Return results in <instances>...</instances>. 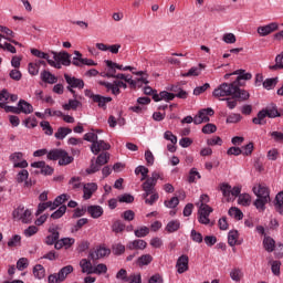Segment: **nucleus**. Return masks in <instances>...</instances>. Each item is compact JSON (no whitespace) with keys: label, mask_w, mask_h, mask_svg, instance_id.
Returning a JSON list of instances; mask_svg holds the SVG:
<instances>
[{"label":"nucleus","mask_w":283,"mask_h":283,"mask_svg":"<svg viewBox=\"0 0 283 283\" xmlns=\"http://www.w3.org/2000/svg\"><path fill=\"white\" fill-rule=\"evenodd\" d=\"M228 213L231 218H234V220H242V218H244V213H242V210L235 207H231Z\"/></svg>","instance_id":"c9c22d12"},{"label":"nucleus","mask_w":283,"mask_h":283,"mask_svg":"<svg viewBox=\"0 0 283 283\" xmlns=\"http://www.w3.org/2000/svg\"><path fill=\"white\" fill-rule=\"evenodd\" d=\"M190 238L193 242H197V244H202V240H205L202 238V233L196 231V230H191L190 232Z\"/></svg>","instance_id":"8fccbe9b"},{"label":"nucleus","mask_w":283,"mask_h":283,"mask_svg":"<svg viewBox=\"0 0 283 283\" xmlns=\"http://www.w3.org/2000/svg\"><path fill=\"white\" fill-rule=\"evenodd\" d=\"M221 101H226L227 102V107H229V109H235V107H238V102L239 103H244L245 101L242 99H238V97L232 96L231 97H227V98H221Z\"/></svg>","instance_id":"473e14b6"},{"label":"nucleus","mask_w":283,"mask_h":283,"mask_svg":"<svg viewBox=\"0 0 283 283\" xmlns=\"http://www.w3.org/2000/svg\"><path fill=\"white\" fill-rule=\"evenodd\" d=\"M118 201L126 202L127 205H132V202H134V196H132L130 193H124L118 197Z\"/></svg>","instance_id":"e2e57ef3"},{"label":"nucleus","mask_w":283,"mask_h":283,"mask_svg":"<svg viewBox=\"0 0 283 283\" xmlns=\"http://www.w3.org/2000/svg\"><path fill=\"white\" fill-rule=\"evenodd\" d=\"M97 190H98V185H96L95 182L85 184L83 186L84 200H90V198H92V196H94L95 191Z\"/></svg>","instance_id":"2eb2a0df"},{"label":"nucleus","mask_w":283,"mask_h":283,"mask_svg":"<svg viewBox=\"0 0 283 283\" xmlns=\"http://www.w3.org/2000/svg\"><path fill=\"white\" fill-rule=\"evenodd\" d=\"M81 180V177H72L69 181V185H71L72 189H81L83 185Z\"/></svg>","instance_id":"6e6d98bb"},{"label":"nucleus","mask_w":283,"mask_h":283,"mask_svg":"<svg viewBox=\"0 0 283 283\" xmlns=\"http://www.w3.org/2000/svg\"><path fill=\"white\" fill-rule=\"evenodd\" d=\"M80 266L82 269V273H87V275H92L94 271V266L92 265V259H82L80 261Z\"/></svg>","instance_id":"5701e85b"},{"label":"nucleus","mask_w":283,"mask_h":283,"mask_svg":"<svg viewBox=\"0 0 283 283\" xmlns=\"http://www.w3.org/2000/svg\"><path fill=\"white\" fill-rule=\"evenodd\" d=\"M29 176H30V172H28V170H25V169H22L17 175V182H19V184L25 182V180H28Z\"/></svg>","instance_id":"5fc2aeb1"},{"label":"nucleus","mask_w":283,"mask_h":283,"mask_svg":"<svg viewBox=\"0 0 283 283\" xmlns=\"http://www.w3.org/2000/svg\"><path fill=\"white\" fill-rule=\"evenodd\" d=\"M216 112L213 108H202L198 112V114L193 117L195 125H202V123H209L211 118L209 116H213Z\"/></svg>","instance_id":"0eeeda50"},{"label":"nucleus","mask_w":283,"mask_h":283,"mask_svg":"<svg viewBox=\"0 0 283 283\" xmlns=\"http://www.w3.org/2000/svg\"><path fill=\"white\" fill-rule=\"evenodd\" d=\"M93 273H95L96 275L107 273V265H105L104 263L97 264L95 268H93Z\"/></svg>","instance_id":"052dcab7"},{"label":"nucleus","mask_w":283,"mask_h":283,"mask_svg":"<svg viewBox=\"0 0 283 283\" xmlns=\"http://www.w3.org/2000/svg\"><path fill=\"white\" fill-rule=\"evenodd\" d=\"M176 269L179 274L189 271V256H187V254H182L181 256L178 258Z\"/></svg>","instance_id":"ddd939ff"},{"label":"nucleus","mask_w":283,"mask_h":283,"mask_svg":"<svg viewBox=\"0 0 283 283\" xmlns=\"http://www.w3.org/2000/svg\"><path fill=\"white\" fill-rule=\"evenodd\" d=\"M180 229V221L179 220H172L169 221L166 226V231L168 233H176Z\"/></svg>","instance_id":"72a5a7b5"},{"label":"nucleus","mask_w":283,"mask_h":283,"mask_svg":"<svg viewBox=\"0 0 283 283\" xmlns=\"http://www.w3.org/2000/svg\"><path fill=\"white\" fill-rule=\"evenodd\" d=\"M34 112V106L25 99H20L18 102V114H32Z\"/></svg>","instance_id":"f3484780"},{"label":"nucleus","mask_w":283,"mask_h":283,"mask_svg":"<svg viewBox=\"0 0 283 283\" xmlns=\"http://www.w3.org/2000/svg\"><path fill=\"white\" fill-rule=\"evenodd\" d=\"M82 105L83 104L80 101H77V99H69V103L62 105V107L66 112H70V109H73L75 112V109H78V107H81Z\"/></svg>","instance_id":"7c9ffc66"},{"label":"nucleus","mask_w":283,"mask_h":283,"mask_svg":"<svg viewBox=\"0 0 283 283\" xmlns=\"http://www.w3.org/2000/svg\"><path fill=\"white\" fill-rule=\"evenodd\" d=\"M263 247L268 253H273L275 251V240L271 237H264Z\"/></svg>","instance_id":"bb28decb"},{"label":"nucleus","mask_w":283,"mask_h":283,"mask_svg":"<svg viewBox=\"0 0 283 283\" xmlns=\"http://www.w3.org/2000/svg\"><path fill=\"white\" fill-rule=\"evenodd\" d=\"M222 41H223L224 43H228V44H233V43H235V41H237L235 34H233V33H226V34H223V36H222Z\"/></svg>","instance_id":"69168bd1"},{"label":"nucleus","mask_w":283,"mask_h":283,"mask_svg":"<svg viewBox=\"0 0 283 283\" xmlns=\"http://www.w3.org/2000/svg\"><path fill=\"white\" fill-rule=\"evenodd\" d=\"M280 25L276 22H272L270 24L259 27L256 32L260 34V36H269V34L276 32L279 30Z\"/></svg>","instance_id":"f8f14e48"},{"label":"nucleus","mask_w":283,"mask_h":283,"mask_svg":"<svg viewBox=\"0 0 283 283\" xmlns=\"http://www.w3.org/2000/svg\"><path fill=\"white\" fill-rule=\"evenodd\" d=\"M73 272H74V266L72 265H66L62 268L57 273L59 280H61V282H65V279L67 277V275H70V273H73Z\"/></svg>","instance_id":"cd10ccee"},{"label":"nucleus","mask_w":283,"mask_h":283,"mask_svg":"<svg viewBox=\"0 0 283 283\" xmlns=\"http://www.w3.org/2000/svg\"><path fill=\"white\" fill-rule=\"evenodd\" d=\"M31 167L34 169H41L40 174L43 176H52V174H54V168L48 166L45 161H34L31 164Z\"/></svg>","instance_id":"4468645a"},{"label":"nucleus","mask_w":283,"mask_h":283,"mask_svg":"<svg viewBox=\"0 0 283 283\" xmlns=\"http://www.w3.org/2000/svg\"><path fill=\"white\" fill-rule=\"evenodd\" d=\"M207 65L199 63L197 66H192L188 72L181 73V76L191 77V76H200L202 74V70H205Z\"/></svg>","instance_id":"6ab92c4d"},{"label":"nucleus","mask_w":283,"mask_h":283,"mask_svg":"<svg viewBox=\"0 0 283 283\" xmlns=\"http://www.w3.org/2000/svg\"><path fill=\"white\" fill-rule=\"evenodd\" d=\"M53 202L55 203V207H56V209H57V207H61V205H64V202H67V195L62 193V195L57 196V197L54 199Z\"/></svg>","instance_id":"680f3d73"},{"label":"nucleus","mask_w":283,"mask_h":283,"mask_svg":"<svg viewBox=\"0 0 283 283\" xmlns=\"http://www.w3.org/2000/svg\"><path fill=\"white\" fill-rule=\"evenodd\" d=\"M211 213H213V208L207 203H201L198 210V220L200 224H209V222H211V220H209Z\"/></svg>","instance_id":"423d86ee"},{"label":"nucleus","mask_w":283,"mask_h":283,"mask_svg":"<svg viewBox=\"0 0 283 283\" xmlns=\"http://www.w3.org/2000/svg\"><path fill=\"white\" fill-rule=\"evenodd\" d=\"M113 253L114 255H123V253H125V245L122 243L113 245Z\"/></svg>","instance_id":"338daca9"},{"label":"nucleus","mask_w":283,"mask_h":283,"mask_svg":"<svg viewBox=\"0 0 283 283\" xmlns=\"http://www.w3.org/2000/svg\"><path fill=\"white\" fill-rule=\"evenodd\" d=\"M8 247L12 249V247H21V235L14 234L9 241Z\"/></svg>","instance_id":"c03bdc74"},{"label":"nucleus","mask_w":283,"mask_h":283,"mask_svg":"<svg viewBox=\"0 0 283 283\" xmlns=\"http://www.w3.org/2000/svg\"><path fill=\"white\" fill-rule=\"evenodd\" d=\"M107 163H109V153L103 151L97 156V158L93 157L91 159V165L86 169V174L92 175V174H96L97 171H101V167H103L104 165H107Z\"/></svg>","instance_id":"7ed1b4c3"},{"label":"nucleus","mask_w":283,"mask_h":283,"mask_svg":"<svg viewBox=\"0 0 283 283\" xmlns=\"http://www.w3.org/2000/svg\"><path fill=\"white\" fill-rule=\"evenodd\" d=\"M269 70H272L274 72L277 71V70H283V55H281V53L279 55H276L275 64L270 65Z\"/></svg>","instance_id":"ea45409f"},{"label":"nucleus","mask_w":283,"mask_h":283,"mask_svg":"<svg viewBox=\"0 0 283 283\" xmlns=\"http://www.w3.org/2000/svg\"><path fill=\"white\" fill-rule=\"evenodd\" d=\"M232 74H234L237 78L231 83H221L217 88H214V91L212 92V96H214V98L233 96L239 101H249V98H251V94L249 93V91L240 87L244 85L242 81H251V78H253V75H251V73H247L242 69L232 72Z\"/></svg>","instance_id":"f257e3e1"},{"label":"nucleus","mask_w":283,"mask_h":283,"mask_svg":"<svg viewBox=\"0 0 283 283\" xmlns=\"http://www.w3.org/2000/svg\"><path fill=\"white\" fill-rule=\"evenodd\" d=\"M87 213L91 214V218H93L94 220L101 218V216H103L104 210L103 207L101 206H88L86 208Z\"/></svg>","instance_id":"4be33fe9"},{"label":"nucleus","mask_w":283,"mask_h":283,"mask_svg":"<svg viewBox=\"0 0 283 283\" xmlns=\"http://www.w3.org/2000/svg\"><path fill=\"white\" fill-rule=\"evenodd\" d=\"M33 275L38 280H43V277H45V268H43V265H41V264H36L33 268Z\"/></svg>","instance_id":"f704fd0d"},{"label":"nucleus","mask_w":283,"mask_h":283,"mask_svg":"<svg viewBox=\"0 0 283 283\" xmlns=\"http://www.w3.org/2000/svg\"><path fill=\"white\" fill-rule=\"evenodd\" d=\"M209 87H211V84H209V83H205L202 86H197L193 90V95L195 96H200V94H205V91L209 90Z\"/></svg>","instance_id":"13d9d810"},{"label":"nucleus","mask_w":283,"mask_h":283,"mask_svg":"<svg viewBox=\"0 0 283 283\" xmlns=\"http://www.w3.org/2000/svg\"><path fill=\"white\" fill-rule=\"evenodd\" d=\"M238 203L243 207H249L251 205V196L249 193H243L239 196Z\"/></svg>","instance_id":"37998d69"},{"label":"nucleus","mask_w":283,"mask_h":283,"mask_svg":"<svg viewBox=\"0 0 283 283\" xmlns=\"http://www.w3.org/2000/svg\"><path fill=\"white\" fill-rule=\"evenodd\" d=\"M135 235H136V238H145V237L149 235V228L142 227L140 229L135 230Z\"/></svg>","instance_id":"0e129e2a"},{"label":"nucleus","mask_w":283,"mask_h":283,"mask_svg":"<svg viewBox=\"0 0 283 283\" xmlns=\"http://www.w3.org/2000/svg\"><path fill=\"white\" fill-rule=\"evenodd\" d=\"M52 54H53L54 61H60L62 65L66 67L72 65V60H70L72 59V55L70 53L65 51H62L60 53L53 51Z\"/></svg>","instance_id":"9b49d317"},{"label":"nucleus","mask_w":283,"mask_h":283,"mask_svg":"<svg viewBox=\"0 0 283 283\" xmlns=\"http://www.w3.org/2000/svg\"><path fill=\"white\" fill-rule=\"evenodd\" d=\"M64 78L67 83L66 90L73 94V98H76V91L74 90H83L85 87V82L78 77H74L67 73L64 74Z\"/></svg>","instance_id":"20e7f679"},{"label":"nucleus","mask_w":283,"mask_h":283,"mask_svg":"<svg viewBox=\"0 0 283 283\" xmlns=\"http://www.w3.org/2000/svg\"><path fill=\"white\" fill-rule=\"evenodd\" d=\"M105 64L109 67V74H116V70H123V65L112 62V60H105Z\"/></svg>","instance_id":"4c0bfd02"},{"label":"nucleus","mask_w":283,"mask_h":283,"mask_svg":"<svg viewBox=\"0 0 283 283\" xmlns=\"http://www.w3.org/2000/svg\"><path fill=\"white\" fill-rule=\"evenodd\" d=\"M240 120H242V115H240L238 113H233L227 117L226 123H228V124L240 123Z\"/></svg>","instance_id":"4d7b16f0"},{"label":"nucleus","mask_w":283,"mask_h":283,"mask_svg":"<svg viewBox=\"0 0 283 283\" xmlns=\"http://www.w3.org/2000/svg\"><path fill=\"white\" fill-rule=\"evenodd\" d=\"M65 156V150L63 149H52L48 153L46 158L49 160H61V157Z\"/></svg>","instance_id":"a878e982"},{"label":"nucleus","mask_w":283,"mask_h":283,"mask_svg":"<svg viewBox=\"0 0 283 283\" xmlns=\"http://www.w3.org/2000/svg\"><path fill=\"white\" fill-rule=\"evenodd\" d=\"M61 231V227L59 226H51L49 228V235H46L44 242L45 244H48V247H52L57 240L59 238H61V233L59 232Z\"/></svg>","instance_id":"6e6552de"},{"label":"nucleus","mask_w":283,"mask_h":283,"mask_svg":"<svg viewBox=\"0 0 283 283\" xmlns=\"http://www.w3.org/2000/svg\"><path fill=\"white\" fill-rule=\"evenodd\" d=\"M230 277L231 280H233V282H240V280H242V270L238 269H233L230 272Z\"/></svg>","instance_id":"09e8293b"},{"label":"nucleus","mask_w":283,"mask_h":283,"mask_svg":"<svg viewBox=\"0 0 283 283\" xmlns=\"http://www.w3.org/2000/svg\"><path fill=\"white\" fill-rule=\"evenodd\" d=\"M125 229H126L125 223H123V221L120 220H115L112 224L113 233H123Z\"/></svg>","instance_id":"e433bc0d"},{"label":"nucleus","mask_w":283,"mask_h":283,"mask_svg":"<svg viewBox=\"0 0 283 283\" xmlns=\"http://www.w3.org/2000/svg\"><path fill=\"white\" fill-rule=\"evenodd\" d=\"M238 230H231L228 234V244L235 247L238 244Z\"/></svg>","instance_id":"58836bf2"},{"label":"nucleus","mask_w":283,"mask_h":283,"mask_svg":"<svg viewBox=\"0 0 283 283\" xmlns=\"http://www.w3.org/2000/svg\"><path fill=\"white\" fill-rule=\"evenodd\" d=\"M253 193L256 196V198L271 200L269 188L264 186H258L253 188Z\"/></svg>","instance_id":"aec40b11"},{"label":"nucleus","mask_w":283,"mask_h":283,"mask_svg":"<svg viewBox=\"0 0 283 283\" xmlns=\"http://www.w3.org/2000/svg\"><path fill=\"white\" fill-rule=\"evenodd\" d=\"M266 116L268 118H280V116L282 115L277 111V105L275 104L268 105L265 108H263L258 113L256 117L252 119V123L254 125H266V119H265Z\"/></svg>","instance_id":"f03ea898"},{"label":"nucleus","mask_w":283,"mask_h":283,"mask_svg":"<svg viewBox=\"0 0 283 283\" xmlns=\"http://www.w3.org/2000/svg\"><path fill=\"white\" fill-rule=\"evenodd\" d=\"M66 211H67V206H65V205L60 206L59 209L55 210L51 214L52 220H59V219L63 218V216H65Z\"/></svg>","instance_id":"2f4dec72"},{"label":"nucleus","mask_w":283,"mask_h":283,"mask_svg":"<svg viewBox=\"0 0 283 283\" xmlns=\"http://www.w3.org/2000/svg\"><path fill=\"white\" fill-rule=\"evenodd\" d=\"M74 163V157L70 156L67 151H65V155L60 157L59 165L61 167H65L66 165H72Z\"/></svg>","instance_id":"a19ab883"},{"label":"nucleus","mask_w":283,"mask_h":283,"mask_svg":"<svg viewBox=\"0 0 283 283\" xmlns=\"http://www.w3.org/2000/svg\"><path fill=\"white\" fill-rule=\"evenodd\" d=\"M69 134H72V128L59 127L57 132L54 134V137L57 140H63L65 138V136H67Z\"/></svg>","instance_id":"c756f323"},{"label":"nucleus","mask_w":283,"mask_h":283,"mask_svg":"<svg viewBox=\"0 0 283 283\" xmlns=\"http://www.w3.org/2000/svg\"><path fill=\"white\" fill-rule=\"evenodd\" d=\"M41 80L43 83H49V85H54V83H57L59 77L51 74L50 71H43L41 73Z\"/></svg>","instance_id":"b1692460"},{"label":"nucleus","mask_w":283,"mask_h":283,"mask_svg":"<svg viewBox=\"0 0 283 283\" xmlns=\"http://www.w3.org/2000/svg\"><path fill=\"white\" fill-rule=\"evenodd\" d=\"M31 54H33V56H36L38 59H44L45 61L50 60V54L42 52L38 49H31Z\"/></svg>","instance_id":"3c124183"},{"label":"nucleus","mask_w":283,"mask_h":283,"mask_svg":"<svg viewBox=\"0 0 283 283\" xmlns=\"http://www.w3.org/2000/svg\"><path fill=\"white\" fill-rule=\"evenodd\" d=\"M108 149H112V146L103 139H97L94 144L91 145V151L95 156H98L101 151H108Z\"/></svg>","instance_id":"9d476101"},{"label":"nucleus","mask_w":283,"mask_h":283,"mask_svg":"<svg viewBox=\"0 0 283 283\" xmlns=\"http://www.w3.org/2000/svg\"><path fill=\"white\" fill-rule=\"evenodd\" d=\"M151 262H154V256H151V254H143L137 259L136 264H138V266H148Z\"/></svg>","instance_id":"c85d7f7f"},{"label":"nucleus","mask_w":283,"mask_h":283,"mask_svg":"<svg viewBox=\"0 0 283 283\" xmlns=\"http://www.w3.org/2000/svg\"><path fill=\"white\" fill-rule=\"evenodd\" d=\"M93 102L97 103L98 107H101L102 109H107V103H112V97H105L96 94Z\"/></svg>","instance_id":"393cba45"},{"label":"nucleus","mask_w":283,"mask_h":283,"mask_svg":"<svg viewBox=\"0 0 283 283\" xmlns=\"http://www.w3.org/2000/svg\"><path fill=\"white\" fill-rule=\"evenodd\" d=\"M275 209L277 212L283 214V191L279 192L275 197Z\"/></svg>","instance_id":"79ce46f5"},{"label":"nucleus","mask_w":283,"mask_h":283,"mask_svg":"<svg viewBox=\"0 0 283 283\" xmlns=\"http://www.w3.org/2000/svg\"><path fill=\"white\" fill-rule=\"evenodd\" d=\"M87 222H88L87 218H82V219L77 220L76 224H74L72 228V233H74L76 231H81V229H83V227H85V224H87Z\"/></svg>","instance_id":"49530a36"},{"label":"nucleus","mask_w":283,"mask_h":283,"mask_svg":"<svg viewBox=\"0 0 283 283\" xmlns=\"http://www.w3.org/2000/svg\"><path fill=\"white\" fill-rule=\"evenodd\" d=\"M136 76H140L135 78V84L133 85V90H136V87H143V85H149V80L147 73L139 71L135 73Z\"/></svg>","instance_id":"a211bd4d"},{"label":"nucleus","mask_w":283,"mask_h":283,"mask_svg":"<svg viewBox=\"0 0 283 283\" xmlns=\"http://www.w3.org/2000/svg\"><path fill=\"white\" fill-rule=\"evenodd\" d=\"M220 191H222V196L224 198H229V196H231V185H229V184H221L220 185Z\"/></svg>","instance_id":"bf43d9fd"},{"label":"nucleus","mask_w":283,"mask_h":283,"mask_svg":"<svg viewBox=\"0 0 283 283\" xmlns=\"http://www.w3.org/2000/svg\"><path fill=\"white\" fill-rule=\"evenodd\" d=\"M28 266H30V262L28 261L27 258H21L18 260V262H17L18 271H25V269H28Z\"/></svg>","instance_id":"de8ad7c7"},{"label":"nucleus","mask_w":283,"mask_h":283,"mask_svg":"<svg viewBox=\"0 0 283 283\" xmlns=\"http://www.w3.org/2000/svg\"><path fill=\"white\" fill-rule=\"evenodd\" d=\"M202 134H216L218 132V127L216 124H207L201 129Z\"/></svg>","instance_id":"864d4df0"},{"label":"nucleus","mask_w":283,"mask_h":283,"mask_svg":"<svg viewBox=\"0 0 283 283\" xmlns=\"http://www.w3.org/2000/svg\"><path fill=\"white\" fill-rule=\"evenodd\" d=\"M276 85H277V77L266 78L265 81H263V87L265 90H271L272 87H275Z\"/></svg>","instance_id":"603ef678"},{"label":"nucleus","mask_w":283,"mask_h":283,"mask_svg":"<svg viewBox=\"0 0 283 283\" xmlns=\"http://www.w3.org/2000/svg\"><path fill=\"white\" fill-rule=\"evenodd\" d=\"M127 249H129V251H134V249L144 251V249H147V243L145 242V240L137 239V240L128 242Z\"/></svg>","instance_id":"412c9836"},{"label":"nucleus","mask_w":283,"mask_h":283,"mask_svg":"<svg viewBox=\"0 0 283 283\" xmlns=\"http://www.w3.org/2000/svg\"><path fill=\"white\" fill-rule=\"evenodd\" d=\"M112 253V250L99 247L95 251L91 250L88 253V260H92L93 262H96V260H101L103 258H107Z\"/></svg>","instance_id":"1a4fd4ad"},{"label":"nucleus","mask_w":283,"mask_h":283,"mask_svg":"<svg viewBox=\"0 0 283 283\" xmlns=\"http://www.w3.org/2000/svg\"><path fill=\"white\" fill-rule=\"evenodd\" d=\"M270 136L273 138L274 143H283V133L272 132L270 133Z\"/></svg>","instance_id":"774afa93"},{"label":"nucleus","mask_w":283,"mask_h":283,"mask_svg":"<svg viewBox=\"0 0 283 283\" xmlns=\"http://www.w3.org/2000/svg\"><path fill=\"white\" fill-rule=\"evenodd\" d=\"M174 98H176V95L167 91H161L159 94L157 93L153 95V101H155V103H160V101L169 103V101H174Z\"/></svg>","instance_id":"dca6fc26"},{"label":"nucleus","mask_w":283,"mask_h":283,"mask_svg":"<svg viewBox=\"0 0 283 283\" xmlns=\"http://www.w3.org/2000/svg\"><path fill=\"white\" fill-rule=\"evenodd\" d=\"M12 216L14 220H21L23 224H30V222H32V211L30 209H25L23 206H19L13 210Z\"/></svg>","instance_id":"39448f33"},{"label":"nucleus","mask_w":283,"mask_h":283,"mask_svg":"<svg viewBox=\"0 0 283 283\" xmlns=\"http://www.w3.org/2000/svg\"><path fill=\"white\" fill-rule=\"evenodd\" d=\"M40 127H42L43 132L45 133L46 136H52L54 134V129L50 125V122H41Z\"/></svg>","instance_id":"a18cd8bd"}]
</instances>
